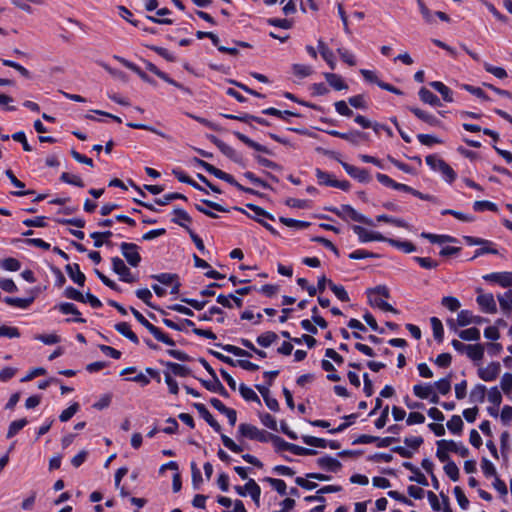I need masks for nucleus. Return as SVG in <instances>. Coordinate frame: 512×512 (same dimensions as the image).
Returning a JSON list of instances; mask_svg holds the SVG:
<instances>
[{
    "label": "nucleus",
    "mask_w": 512,
    "mask_h": 512,
    "mask_svg": "<svg viewBox=\"0 0 512 512\" xmlns=\"http://www.w3.org/2000/svg\"><path fill=\"white\" fill-rule=\"evenodd\" d=\"M437 444V451L436 456L441 462H446L450 460L449 452L451 454L457 453L461 457H467L469 455V450L467 447L463 445H458L453 440H438L436 442Z\"/></svg>",
    "instance_id": "nucleus-1"
},
{
    "label": "nucleus",
    "mask_w": 512,
    "mask_h": 512,
    "mask_svg": "<svg viewBox=\"0 0 512 512\" xmlns=\"http://www.w3.org/2000/svg\"><path fill=\"white\" fill-rule=\"evenodd\" d=\"M130 310L136 320L143 325L158 341L169 345L175 346V342L172 338H170L167 334L162 332L158 327L150 323L138 310L133 307H130Z\"/></svg>",
    "instance_id": "nucleus-2"
},
{
    "label": "nucleus",
    "mask_w": 512,
    "mask_h": 512,
    "mask_svg": "<svg viewBox=\"0 0 512 512\" xmlns=\"http://www.w3.org/2000/svg\"><path fill=\"white\" fill-rule=\"evenodd\" d=\"M326 210L334 213L335 215L344 220H347L349 218L355 222H360L369 226L373 225V221L370 218L360 214L352 206L347 204L341 205L340 208L328 207L326 208Z\"/></svg>",
    "instance_id": "nucleus-3"
},
{
    "label": "nucleus",
    "mask_w": 512,
    "mask_h": 512,
    "mask_svg": "<svg viewBox=\"0 0 512 512\" xmlns=\"http://www.w3.org/2000/svg\"><path fill=\"white\" fill-rule=\"evenodd\" d=\"M238 432L245 438L250 440H257L262 443L269 442L270 438H272V433H269L265 430H260L256 426L248 423L240 424L238 427Z\"/></svg>",
    "instance_id": "nucleus-4"
},
{
    "label": "nucleus",
    "mask_w": 512,
    "mask_h": 512,
    "mask_svg": "<svg viewBox=\"0 0 512 512\" xmlns=\"http://www.w3.org/2000/svg\"><path fill=\"white\" fill-rule=\"evenodd\" d=\"M425 161L431 169L439 170L449 183H452L456 179V173L443 159L438 158L436 155H428Z\"/></svg>",
    "instance_id": "nucleus-5"
},
{
    "label": "nucleus",
    "mask_w": 512,
    "mask_h": 512,
    "mask_svg": "<svg viewBox=\"0 0 512 512\" xmlns=\"http://www.w3.org/2000/svg\"><path fill=\"white\" fill-rule=\"evenodd\" d=\"M121 253L129 265L137 267L141 262L139 246L134 243L122 242L120 245Z\"/></svg>",
    "instance_id": "nucleus-6"
},
{
    "label": "nucleus",
    "mask_w": 512,
    "mask_h": 512,
    "mask_svg": "<svg viewBox=\"0 0 512 512\" xmlns=\"http://www.w3.org/2000/svg\"><path fill=\"white\" fill-rule=\"evenodd\" d=\"M193 162L196 165L202 167L208 173H210V174L214 175L215 177H217L218 179H221V180L229 183L232 186L234 184H236V180H235V178L232 175H230V174H228V173H226V172L216 168L212 164H210V163H208V162H206V161H204L202 159L196 158V157L193 159Z\"/></svg>",
    "instance_id": "nucleus-7"
},
{
    "label": "nucleus",
    "mask_w": 512,
    "mask_h": 512,
    "mask_svg": "<svg viewBox=\"0 0 512 512\" xmlns=\"http://www.w3.org/2000/svg\"><path fill=\"white\" fill-rule=\"evenodd\" d=\"M113 271L120 276V279L126 283H133L136 279L133 277L130 269L125 265L124 261L119 257L111 259Z\"/></svg>",
    "instance_id": "nucleus-8"
},
{
    "label": "nucleus",
    "mask_w": 512,
    "mask_h": 512,
    "mask_svg": "<svg viewBox=\"0 0 512 512\" xmlns=\"http://www.w3.org/2000/svg\"><path fill=\"white\" fill-rule=\"evenodd\" d=\"M354 233L359 237L360 242H370V241H381L385 242L387 237L383 236L379 232L368 231L362 226L354 225L353 226Z\"/></svg>",
    "instance_id": "nucleus-9"
},
{
    "label": "nucleus",
    "mask_w": 512,
    "mask_h": 512,
    "mask_svg": "<svg viewBox=\"0 0 512 512\" xmlns=\"http://www.w3.org/2000/svg\"><path fill=\"white\" fill-rule=\"evenodd\" d=\"M208 139L213 144H215L225 156H227L236 163H241L242 157L231 146H229L228 144H226L225 142H223L214 135H209Z\"/></svg>",
    "instance_id": "nucleus-10"
},
{
    "label": "nucleus",
    "mask_w": 512,
    "mask_h": 512,
    "mask_svg": "<svg viewBox=\"0 0 512 512\" xmlns=\"http://www.w3.org/2000/svg\"><path fill=\"white\" fill-rule=\"evenodd\" d=\"M501 371V365L499 362H491L486 367H481L478 369V376L483 381H493L495 380Z\"/></svg>",
    "instance_id": "nucleus-11"
},
{
    "label": "nucleus",
    "mask_w": 512,
    "mask_h": 512,
    "mask_svg": "<svg viewBox=\"0 0 512 512\" xmlns=\"http://www.w3.org/2000/svg\"><path fill=\"white\" fill-rule=\"evenodd\" d=\"M343 169L354 179L358 180L361 183H368L371 180V176L369 171L366 169L358 168L356 166L350 165L346 162H341Z\"/></svg>",
    "instance_id": "nucleus-12"
},
{
    "label": "nucleus",
    "mask_w": 512,
    "mask_h": 512,
    "mask_svg": "<svg viewBox=\"0 0 512 512\" xmlns=\"http://www.w3.org/2000/svg\"><path fill=\"white\" fill-rule=\"evenodd\" d=\"M476 301L483 312L490 314L497 312V305L494 296L491 293L479 294Z\"/></svg>",
    "instance_id": "nucleus-13"
},
{
    "label": "nucleus",
    "mask_w": 512,
    "mask_h": 512,
    "mask_svg": "<svg viewBox=\"0 0 512 512\" xmlns=\"http://www.w3.org/2000/svg\"><path fill=\"white\" fill-rule=\"evenodd\" d=\"M483 279L502 287H512V272H493L483 276Z\"/></svg>",
    "instance_id": "nucleus-14"
},
{
    "label": "nucleus",
    "mask_w": 512,
    "mask_h": 512,
    "mask_svg": "<svg viewBox=\"0 0 512 512\" xmlns=\"http://www.w3.org/2000/svg\"><path fill=\"white\" fill-rule=\"evenodd\" d=\"M354 121L364 129L372 128L376 133H379V129H385L386 134L389 137H393L392 130L384 124H379L377 122L372 123L369 119H367L366 117H364L362 115H357L355 117Z\"/></svg>",
    "instance_id": "nucleus-15"
},
{
    "label": "nucleus",
    "mask_w": 512,
    "mask_h": 512,
    "mask_svg": "<svg viewBox=\"0 0 512 512\" xmlns=\"http://www.w3.org/2000/svg\"><path fill=\"white\" fill-rule=\"evenodd\" d=\"M488 320L481 316H474L469 310H462L457 315V322L459 326H467L469 324H481Z\"/></svg>",
    "instance_id": "nucleus-16"
},
{
    "label": "nucleus",
    "mask_w": 512,
    "mask_h": 512,
    "mask_svg": "<svg viewBox=\"0 0 512 512\" xmlns=\"http://www.w3.org/2000/svg\"><path fill=\"white\" fill-rule=\"evenodd\" d=\"M194 407L197 409L199 414L203 417V419L218 433L221 432L220 424L214 419L212 414L206 408V406L202 403H194Z\"/></svg>",
    "instance_id": "nucleus-17"
},
{
    "label": "nucleus",
    "mask_w": 512,
    "mask_h": 512,
    "mask_svg": "<svg viewBox=\"0 0 512 512\" xmlns=\"http://www.w3.org/2000/svg\"><path fill=\"white\" fill-rule=\"evenodd\" d=\"M213 381H207V380H200L201 384L209 391L215 392L220 394L224 398L229 397V393L224 388L220 380L218 379L217 375L215 377H212Z\"/></svg>",
    "instance_id": "nucleus-18"
},
{
    "label": "nucleus",
    "mask_w": 512,
    "mask_h": 512,
    "mask_svg": "<svg viewBox=\"0 0 512 512\" xmlns=\"http://www.w3.org/2000/svg\"><path fill=\"white\" fill-rule=\"evenodd\" d=\"M65 270L69 277L79 286H83L86 280L84 273L81 272L77 263L67 264Z\"/></svg>",
    "instance_id": "nucleus-19"
},
{
    "label": "nucleus",
    "mask_w": 512,
    "mask_h": 512,
    "mask_svg": "<svg viewBox=\"0 0 512 512\" xmlns=\"http://www.w3.org/2000/svg\"><path fill=\"white\" fill-rule=\"evenodd\" d=\"M317 464L320 468L330 472H337L342 467L340 461L331 456H324L317 459Z\"/></svg>",
    "instance_id": "nucleus-20"
},
{
    "label": "nucleus",
    "mask_w": 512,
    "mask_h": 512,
    "mask_svg": "<svg viewBox=\"0 0 512 512\" xmlns=\"http://www.w3.org/2000/svg\"><path fill=\"white\" fill-rule=\"evenodd\" d=\"M403 467L413 473V476L409 477V481L416 482L422 486L428 485V480L425 475L411 462H403Z\"/></svg>",
    "instance_id": "nucleus-21"
},
{
    "label": "nucleus",
    "mask_w": 512,
    "mask_h": 512,
    "mask_svg": "<svg viewBox=\"0 0 512 512\" xmlns=\"http://www.w3.org/2000/svg\"><path fill=\"white\" fill-rule=\"evenodd\" d=\"M409 110L420 120L427 123L430 126L436 127L440 125V120L437 119L434 115L423 111L416 107H409Z\"/></svg>",
    "instance_id": "nucleus-22"
},
{
    "label": "nucleus",
    "mask_w": 512,
    "mask_h": 512,
    "mask_svg": "<svg viewBox=\"0 0 512 512\" xmlns=\"http://www.w3.org/2000/svg\"><path fill=\"white\" fill-rule=\"evenodd\" d=\"M318 49L322 56V58L327 62L329 67L334 70L336 67L334 54L333 52L328 48V46L325 44V42L322 39L318 40Z\"/></svg>",
    "instance_id": "nucleus-23"
},
{
    "label": "nucleus",
    "mask_w": 512,
    "mask_h": 512,
    "mask_svg": "<svg viewBox=\"0 0 512 512\" xmlns=\"http://www.w3.org/2000/svg\"><path fill=\"white\" fill-rule=\"evenodd\" d=\"M234 135L241 141L243 142L245 145H247L248 147L258 151V152H263V153H266V154H271V151L264 145H261L257 142H255L254 140L250 139L249 137H247L246 135L240 133V132H234Z\"/></svg>",
    "instance_id": "nucleus-24"
},
{
    "label": "nucleus",
    "mask_w": 512,
    "mask_h": 512,
    "mask_svg": "<svg viewBox=\"0 0 512 512\" xmlns=\"http://www.w3.org/2000/svg\"><path fill=\"white\" fill-rule=\"evenodd\" d=\"M324 77L328 84L337 91L348 89V85L344 82L342 77L335 73H324Z\"/></svg>",
    "instance_id": "nucleus-25"
},
{
    "label": "nucleus",
    "mask_w": 512,
    "mask_h": 512,
    "mask_svg": "<svg viewBox=\"0 0 512 512\" xmlns=\"http://www.w3.org/2000/svg\"><path fill=\"white\" fill-rule=\"evenodd\" d=\"M161 364L165 365L175 376L187 377L191 374V369L185 365L164 361H161Z\"/></svg>",
    "instance_id": "nucleus-26"
},
{
    "label": "nucleus",
    "mask_w": 512,
    "mask_h": 512,
    "mask_svg": "<svg viewBox=\"0 0 512 512\" xmlns=\"http://www.w3.org/2000/svg\"><path fill=\"white\" fill-rule=\"evenodd\" d=\"M58 309L63 314H73L77 317L73 319V321L77 323H85L86 319L80 317V312L77 307L73 303L65 302L58 305Z\"/></svg>",
    "instance_id": "nucleus-27"
},
{
    "label": "nucleus",
    "mask_w": 512,
    "mask_h": 512,
    "mask_svg": "<svg viewBox=\"0 0 512 512\" xmlns=\"http://www.w3.org/2000/svg\"><path fill=\"white\" fill-rule=\"evenodd\" d=\"M115 329L134 344H139L138 336L130 329V325L127 322L117 323Z\"/></svg>",
    "instance_id": "nucleus-28"
},
{
    "label": "nucleus",
    "mask_w": 512,
    "mask_h": 512,
    "mask_svg": "<svg viewBox=\"0 0 512 512\" xmlns=\"http://www.w3.org/2000/svg\"><path fill=\"white\" fill-rule=\"evenodd\" d=\"M119 62L123 64L126 68L136 73L143 81L155 84V82L145 73L143 72L136 64L124 59V58H118Z\"/></svg>",
    "instance_id": "nucleus-29"
},
{
    "label": "nucleus",
    "mask_w": 512,
    "mask_h": 512,
    "mask_svg": "<svg viewBox=\"0 0 512 512\" xmlns=\"http://www.w3.org/2000/svg\"><path fill=\"white\" fill-rule=\"evenodd\" d=\"M245 489L250 494L256 506L260 505L261 488L253 479H249L245 484Z\"/></svg>",
    "instance_id": "nucleus-30"
},
{
    "label": "nucleus",
    "mask_w": 512,
    "mask_h": 512,
    "mask_svg": "<svg viewBox=\"0 0 512 512\" xmlns=\"http://www.w3.org/2000/svg\"><path fill=\"white\" fill-rule=\"evenodd\" d=\"M419 97H420L421 101H423L424 103L430 104L432 106H441L442 105L440 99L434 93H432L430 90L426 89L425 87H422L419 90Z\"/></svg>",
    "instance_id": "nucleus-31"
},
{
    "label": "nucleus",
    "mask_w": 512,
    "mask_h": 512,
    "mask_svg": "<svg viewBox=\"0 0 512 512\" xmlns=\"http://www.w3.org/2000/svg\"><path fill=\"white\" fill-rule=\"evenodd\" d=\"M500 308L506 314L512 313V289L506 291L503 295L497 296Z\"/></svg>",
    "instance_id": "nucleus-32"
},
{
    "label": "nucleus",
    "mask_w": 512,
    "mask_h": 512,
    "mask_svg": "<svg viewBox=\"0 0 512 512\" xmlns=\"http://www.w3.org/2000/svg\"><path fill=\"white\" fill-rule=\"evenodd\" d=\"M270 441L273 443L275 450L277 452L280 451H290L293 452L294 445L293 443L286 442L283 438L278 435L272 434V438Z\"/></svg>",
    "instance_id": "nucleus-33"
},
{
    "label": "nucleus",
    "mask_w": 512,
    "mask_h": 512,
    "mask_svg": "<svg viewBox=\"0 0 512 512\" xmlns=\"http://www.w3.org/2000/svg\"><path fill=\"white\" fill-rule=\"evenodd\" d=\"M421 237L428 239L431 243H436V244L456 242V239L449 235H437V234L423 232V233H421Z\"/></svg>",
    "instance_id": "nucleus-34"
},
{
    "label": "nucleus",
    "mask_w": 512,
    "mask_h": 512,
    "mask_svg": "<svg viewBox=\"0 0 512 512\" xmlns=\"http://www.w3.org/2000/svg\"><path fill=\"white\" fill-rule=\"evenodd\" d=\"M136 296L141 299L147 306L158 310L162 315H167V312L163 309L155 307L151 302L150 299L152 298V293L147 288H142L136 290Z\"/></svg>",
    "instance_id": "nucleus-35"
},
{
    "label": "nucleus",
    "mask_w": 512,
    "mask_h": 512,
    "mask_svg": "<svg viewBox=\"0 0 512 512\" xmlns=\"http://www.w3.org/2000/svg\"><path fill=\"white\" fill-rule=\"evenodd\" d=\"M385 242L389 243L391 246L395 248L401 249L405 253H412L416 250L415 245L409 241H400L392 238H387Z\"/></svg>",
    "instance_id": "nucleus-36"
},
{
    "label": "nucleus",
    "mask_w": 512,
    "mask_h": 512,
    "mask_svg": "<svg viewBox=\"0 0 512 512\" xmlns=\"http://www.w3.org/2000/svg\"><path fill=\"white\" fill-rule=\"evenodd\" d=\"M217 347H220L221 349H223L224 351L228 352V353H231L235 356H238V357H252V354L250 352H248L247 350H244L240 347H237V346H234V345H231V344H221V343H217L216 344Z\"/></svg>",
    "instance_id": "nucleus-37"
},
{
    "label": "nucleus",
    "mask_w": 512,
    "mask_h": 512,
    "mask_svg": "<svg viewBox=\"0 0 512 512\" xmlns=\"http://www.w3.org/2000/svg\"><path fill=\"white\" fill-rule=\"evenodd\" d=\"M3 301L10 306L25 309V308H28L32 304V302L34 301V298L33 297H31V298L5 297L3 299Z\"/></svg>",
    "instance_id": "nucleus-38"
},
{
    "label": "nucleus",
    "mask_w": 512,
    "mask_h": 512,
    "mask_svg": "<svg viewBox=\"0 0 512 512\" xmlns=\"http://www.w3.org/2000/svg\"><path fill=\"white\" fill-rule=\"evenodd\" d=\"M430 86L442 95L444 101H446V102L453 101L452 91L446 85H444L442 82L433 81L430 83Z\"/></svg>",
    "instance_id": "nucleus-39"
},
{
    "label": "nucleus",
    "mask_w": 512,
    "mask_h": 512,
    "mask_svg": "<svg viewBox=\"0 0 512 512\" xmlns=\"http://www.w3.org/2000/svg\"><path fill=\"white\" fill-rule=\"evenodd\" d=\"M485 396L486 387L482 384H478L470 392V401L473 403H483Z\"/></svg>",
    "instance_id": "nucleus-40"
},
{
    "label": "nucleus",
    "mask_w": 512,
    "mask_h": 512,
    "mask_svg": "<svg viewBox=\"0 0 512 512\" xmlns=\"http://www.w3.org/2000/svg\"><path fill=\"white\" fill-rule=\"evenodd\" d=\"M278 339V335L275 332L267 331L259 335L256 339L257 343L262 347H269Z\"/></svg>",
    "instance_id": "nucleus-41"
},
{
    "label": "nucleus",
    "mask_w": 512,
    "mask_h": 512,
    "mask_svg": "<svg viewBox=\"0 0 512 512\" xmlns=\"http://www.w3.org/2000/svg\"><path fill=\"white\" fill-rule=\"evenodd\" d=\"M467 356L474 361L481 360L484 356V348L480 344H469L466 350Z\"/></svg>",
    "instance_id": "nucleus-42"
},
{
    "label": "nucleus",
    "mask_w": 512,
    "mask_h": 512,
    "mask_svg": "<svg viewBox=\"0 0 512 512\" xmlns=\"http://www.w3.org/2000/svg\"><path fill=\"white\" fill-rule=\"evenodd\" d=\"M27 423L28 421L26 418H22L11 422L6 437L8 439L14 437L20 430H22L27 425Z\"/></svg>",
    "instance_id": "nucleus-43"
},
{
    "label": "nucleus",
    "mask_w": 512,
    "mask_h": 512,
    "mask_svg": "<svg viewBox=\"0 0 512 512\" xmlns=\"http://www.w3.org/2000/svg\"><path fill=\"white\" fill-rule=\"evenodd\" d=\"M174 214L176 215V218L172 219V221L182 227H187L185 225V223H191L192 222V218L189 216V214L181 209V208H176L174 209Z\"/></svg>",
    "instance_id": "nucleus-44"
},
{
    "label": "nucleus",
    "mask_w": 512,
    "mask_h": 512,
    "mask_svg": "<svg viewBox=\"0 0 512 512\" xmlns=\"http://www.w3.org/2000/svg\"><path fill=\"white\" fill-rule=\"evenodd\" d=\"M430 322H431L433 336H434L435 340H437L438 342H442L443 335H444V329H443L442 322L437 317H432L430 319Z\"/></svg>",
    "instance_id": "nucleus-45"
},
{
    "label": "nucleus",
    "mask_w": 512,
    "mask_h": 512,
    "mask_svg": "<svg viewBox=\"0 0 512 512\" xmlns=\"http://www.w3.org/2000/svg\"><path fill=\"white\" fill-rule=\"evenodd\" d=\"M329 288L335 294V296L342 302L350 301L349 295L342 285H336L332 281H329Z\"/></svg>",
    "instance_id": "nucleus-46"
},
{
    "label": "nucleus",
    "mask_w": 512,
    "mask_h": 512,
    "mask_svg": "<svg viewBox=\"0 0 512 512\" xmlns=\"http://www.w3.org/2000/svg\"><path fill=\"white\" fill-rule=\"evenodd\" d=\"M239 392L246 401H253L259 404L261 403L258 395L254 392V390L246 386L245 384H240Z\"/></svg>",
    "instance_id": "nucleus-47"
},
{
    "label": "nucleus",
    "mask_w": 512,
    "mask_h": 512,
    "mask_svg": "<svg viewBox=\"0 0 512 512\" xmlns=\"http://www.w3.org/2000/svg\"><path fill=\"white\" fill-rule=\"evenodd\" d=\"M447 428L451 433L460 434L463 429V421L459 415H453L447 422Z\"/></svg>",
    "instance_id": "nucleus-48"
},
{
    "label": "nucleus",
    "mask_w": 512,
    "mask_h": 512,
    "mask_svg": "<svg viewBox=\"0 0 512 512\" xmlns=\"http://www.w3.org/2000/svg\"><path fill=\"white\" fill-rule=\"evenodd\" d=\"M414 395L420 399H428L433 393L431 385H420L417 384L413 387Z\"/></svg>",
    "instance_id": "nucleus-49"
},
{
    "label": "nucleus",
    "mask_w": 512,
    "mask_h": 512,
    "mask_svg": "<svg viewBox=\"0 0 512 512\" xmlns=\"http://www.w3.org/2000/svg\"><path fill=\"white\" fill-rule=\"evenodd\" d=\"M279 221L287 227L295 229H305L310 226L309 222L295 220L292 218L280 217Z\"/></svg>",
    "instance_id": "nucleus-50"
},
{
    "label": "nucleus",
    "mask_w": 512,
    "mask_h": 512,
    "mask_svg": "<svg viewBox=\"0 0 512 512\" xmlns=\"http://www.w3.org/2000/svg\"><path fill=\"white\" fill-rule=\"evenodd\" d=\"M176 199H181V200L187 201V197L185 195H183L181 193L174 192V193L166 194L162 198L155 199V203L160 206H165V205H168L171 201L176 200Z\"/></svg>",
    "instance_id": "nucleus-51"
},
{
    "label": "nucleus",
    "mask_w": 512,
    "mask_h": 512,
    "mask_svg": "<svg viewBox=\"0 0 512 512\" xmlns=\"http://www.w3.org/2000/svg\"><path fill=\"white\" fill-rule=\"evenodd\" d=\"M302 441L309 446L325 448L327 447L328 441L323 438H318L315 436L304 435L302 436Z\"/></svg>",
    "instance_id": "nucleus-52"
},
{
    "label": "nucleus",
    "mask_w": 512,
    "mask_h": 512,
    "mask_svg": "<svg viewBox=\"0 0 512 512\" xmlns=\"http://www.w3.org/2000/svg\"><path fill=\"white\" fill-rule=\"evenodd\" d=\"M473 209L476 212H482L485 210L496 212L498 210L496 204L487 200H478L473 203Z\"/></svg>",
    "instance_id": "nucleus-53"
},
{
    "label": "nucleus",
    "mask_w": 512,
    "mask_h": 512,
    "mask_svg": "<svg viewBox=\"0 0 512 512\" xmlns=\"http://www.w3.org/2000/svg\"><path fill=\"white\" fill-rule=\"evenodd\" d=\"M417 5L419 7L420 13L428 24H433L435 22L434 15L432 11L426 6V4L423 2V0H417Z\"/></svg>",
    "instance_id": "nucleus-54"
},
{
    "label": "nucleus",
    "mask_w": 512,
    "mask_h": 512,
    "mask_svg": "<svg viewBox=\"0 0 512 512\" xmlns=\"http://www.w3.org/2000/svg\"><path fill=\"white\" fill-rule=\"evenodd\" d=\"M80 409V406L77 402L71 404L68 408L63 410L59 415V420L61 422L69 421Z\"/></svg>",
    "instance_id": "nucleus-55"
},
{
    "label": "nucleus",
    "mask_w": 512,
    "mask_h": 512,
    "mask_svg": "<svg viewBox=\"0 0 512 512\" xmlns=\"http://www.w3.org/2000/svg\"><path fill=\"white\" fill-rule=\"evenodd\" d=\"M459 337L466 341H477L480 339V331L479 329L472 327L465 330H462L459 333Z\"/></svg>",
    "instance_id": "nucleus-56"
},
{
    "label": "nucleus",
    "mask_w": 512,
    "mask_h": 512,
    "mask_svg": "<svg viewBox=\"0 0 512 512\" xmlns=\"http://www.w3.org/2000/svg\"><path fill=\"white\" fill-rule=\"evenodd\" d=\"M445 466H444V471L446 473V475L452 480V481H457L459 479V468L457 467V465L451 461V460H448L445 462Z\"/></svg>",
    "instance_id": "nucleus-57"
},
{
    "label": "nucleus",
    "mask_w": 512,
    "mask_h": 512,
    "mask_svg": "<svg viewBox=\"0 0 512 512\" xmlns=\"http://www.w3.org/2000/svg\"><path fill=\"white\" fill-rule=\"evenodd\" d=\"M64 296L71 300L86 303L85 295L72 286H69L64 290Z\"/></svg>",
    "instance_id": "nucleus-58"
},
{
    "label": "nucleus",
    "mask_w": 512,
    "mask_h": 512,
    "mask_svg": "<svg viewBox=\"0 0 512 512\" xmlns=\"http://www.w3.org/2000/svg\"><path fill=\"white\" fill-rule=\"evenodd\" d=\"M434 386L436 387V389L442 395L448 394L450 392V390H451V377H450V375L445 377V378H441L438 381H436L434 383Z\"/></svg>",
    "instance_id": "nucleus-59"
},
{
    "label": "nucleus",
    "mask_w": 512,
    "mask_h": 512,
    "mask_svg": "<svg viewBox=\"0 0 512 512\" xmlns=\"http://www.w3.org/2000/svg\"><path fill=\"white\" fill-rule=\"evenodd\" d=\"M60 179H61V181L65 182L67 184L75 185L80 188L84 187L83 180L77 175H73L68 172H63Z\"/></svg>",
    "instance_id": "nucleus-60"
},
{
    "label": "nucleus",
    "mask_w": 512,
    "mask_h": 512,
    "mask_svg": "<svg viewBox=\"0 0 512 512\" xmlns=\"http://www.w3.org/2000/svg\"><path fill=\"white\" fill-rule=\"evenodd\" d=\"M348 103L356 109L365 110L368 108V103L363 94L355 95V96L348 98Z\"/></svg>",
    "instance_id": "nucleus-61"
},
{
    "label": "nucleus",
    "mask_w": 512,
    "mask_h": 512,
    "mask_svg": "<svg viewBox=\"0 0 512 512\" xmlns=\"http://www.w3.org/2000/svg\"><path fill=\"white\" fill-rule=\"evenodd\" d=\"M265 481L268 482L280 495H286L287 486L283 480L266 477Z\"/></svg>",
    "instance_id": "nucleus-62"
},
{
    "label": "nucleus",
    "mask_w": 512,
    "mask_h": 512,
    "mask_svg": "<svg viewBox=\"0 0 512 512\" xmlns=\"http://www.w3.org/2000/svg\"><path fill=\"white\" fill-rule=\"evenodd\" d=\"M292 70H293L294 75H296L299 78L308 77L313 72V70L310 66L303 65V64H294L292 66Z\"/></svg>",
    "instance_id": "nucleus-63"
},
{
    "label": "nucleus",
    "mask_w": 512,
    "mask_h": 512,
    "mask_svg": "<svg viewBox=\"0 0 512 512\" xmlns=\"http://www.w3.org/2000/svg\"><path fill=\"white\" fill-rule=\"evenodd\" d=\"M501 389L506 395L512 393V374L504 373L501 379Z\"/></svg>",
    "instance_id": "nucleus-64"
}]
</instances>
